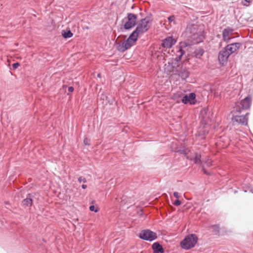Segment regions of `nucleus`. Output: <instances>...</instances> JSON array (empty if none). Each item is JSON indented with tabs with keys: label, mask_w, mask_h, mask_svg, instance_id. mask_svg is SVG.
Instances as JSON below:
<instances>
[{
	"label": "nucleus",
	"mask_w": 253,
	"mask_h": 253,
	"mask_svg": "<svg viewBox=\"0 0 253 253\" xmlns=\"http://www.w3.org/2000/svg\"><path fill=\"white\" fill-rule=\"evenodd\" d=\"M139 237L144 240L152 241L155 240L157 234L149 229L143 230L139 234Z\"/></svg>",
	"instance_id": "5"
},
{
	"label": "nucleus",
	"mask_w": 253,
	"mask_h": 253,
	"mask_svg": "<svg viewBox=\"0 0 253 253\" xmlns=\"http://www.w3.org/2000/svg\"><path fill=\"white\" fill-rule=\"evenodd\" d=\"M151 21L148 18H145L138 22L136 30L133 32L137 35L146 32L150 27Z\"/></svg>",
	"instance_id": "4"
},
{
	"label": "nucleus",
	"mask_w": 253,
	"mask_h": 253,
	"mask_svg": "<svg viewBox=\"0 0 253 253\" xmlns=\"http://www.w3.org/2000/svg\"><path fill=\"white\" fill-rule=\"evenodd\" d=\"M74 87L72 86H70L68 88V91L70 92H72L74 91Z\"/></svg>",
	"instance_id": "26"
},
{
	"label": "nucleus",
	"mask_w": 253,
	"mask_h": 253,
	"mask_svg": "<svg viewBox=\"0 0 253 253\" xmlns=\"http://www.w3.org/2000/svg\"><path fill=\"white\" fill-rule=\"evenodd\" d=\"M196 97V95L194 93H191L188 95H184L182 99H181V101L184 103L187 104V103H189L191 104H195V99Z\"/></svg>",
	"instance_id": "9"
},
{
	"label": "nucleus",
	"mask_w": 253,
	"mask_h": 253,
	"mask_svg": "<svg viewBox=\"0 0 253 253\" xmlns=\"http://www.w3.org/2000/svg\"><path fill=\"white\" fill-rule=\"evenodd\" d=\"M136 19L137 16L135 14L132 13L128 14L124 24L125 28L129 29L133 27L135 25Z\"/></svg>",
	"instance_id": "6"
},
{
	"label": "nucleus",
	"mask_w": 253,
	"mask_h": 253,
	"mask_svg": "<svg viewBox=\"0 0 253 253\" xmlns=\"http://www.w3.org/2000/svg\"><path fill=\"white\" fill-rule=\"evenodd\" d=\"M241 112L240 106H238L236 107L235 109L232 111V121L239 124L246 125L248 122L247 115L249 113H246L245 115H241Z\"/></svg>",
	"instance_id": "1"
},
{
	"label": "nucleus",
	"mask_w": 253,
	"mask_h": 253,
	"mask_svg": "<svg viewBox=\"0 0 253 253\" xmlns=\"http://www.w3.org/2000/svg\"><path fill=\"white\" fill-rule=\"evenodd\" d=\"M203 54V51H200V53H199L198 54H197V56H198L199 54L200 56H202Z\"/></svg>",
	"instance_id": "27"
},
{
	"label": "nucleus",
	"mask_w": 253,
	"mask_h": 253,
	"mask_svg": "<svg viewBox=\"0 0 253 253\" xmlns=\"http://www.w3.org/2000/svg\"><path fill=\"white\" fill-rule=\"evenodd\" d=\"M82 188H83V189H85V188H86V187H87V186H86V185L83 184V185H82Z\"/></svg>",
	"instance_id": "28"
},
{
	"label": "nucleus",
	"mask_w": 253,
	"mask_h": 253,
	"mask_svg": "<svg viewBox=\"0 0 253 253\" xmlns=\"http://www.w3.org/2000/svg\"><path fill=\"white\" fill-rule=\"evenodd\" d=\"M173 195L177 199H178L179 198V193L177 192H174L173 193Z\"/></svg>",
	"instance_id": "24"
},
{
	"label": "nucleus",
	"mask_w": 253,
	"mask_h": 253,
	"mask_svg": "<svg viewBox=\"0 0 253 253\" xmlns=\"http://www.w3.org/2000/svg\"><path fill=\"white\" fill-rule=\"evenodd\" d=\"M229 55V54L225 48L220 51L218 54V60L220 63L224 65L226 63Z\"/></svg>",
	"instance_id": "7"
},
{
	"label": "nucleus",
	"mask_w": 253,
	"mask_h": 253,
	"mask_svg": "<svg viewBox=\"0 0 253 253\" xmlns=\"http://www.w3.org/2000/svg\"><path fill=\"white\" fill-rule=\"evenodd\" d=\"M201 155L198 154H196L195 155V158L194 159V163L195 164H200L201 163Z\"/></svg>",
	"instance_id": "17"
},
{
	"label": "nucleus",
	"mask_w": 253,
	"mask_h": 253,
	"mask_svg": "<svg viewBox=\"0 0 253 253\" xmlns=\"http://www.w3.org/2000/svg\"><path fill=\"white\" fill-rule=\"evenodd\" d=\"M241 45V43L236 42L227 45L224 48L227 51L229 55H230L237 51Z\"/></svg>",
	"instance_id": "8"
},
{
	"label": "nucleus",
	"mask_w": 253,
	"mask_h": 253,
	"mask_svg": "<svg viewBox=\"0 0 253 253\" xmlns=\"http://www.w3.org/2000/svg\"><path fill=\"white\" fill-rule=\"evenodd\" d=\"M251 102L252 97L251 96H248L243 100H241L240 102V105L242 107V109L241 108V111L244 109L250 108L251 105Z\"/></svg>",
	"instance_id": "10"
},
{
	"label": "nucleus",
	"mask_w": 253,
	"mask_h": 253,
	"mask_svg": "<svg viewBox=\"0 0 253 253\" xmlns=\"http://www.w3.org/2000/svg\"><path fill=\"white\" fill-rule=\"evenodd\" d=\"M198 241V237L195 234H191L187 235L181 242L180 245L183 249L189 250L195 246Z\"/></svg>",
	"instance_id": "3"
},
{
	"label": "nucleus",
	"mask_w": 253,
	"mask_h": 253,
	"mask_svg": "<svg viewBox=\"0 0 253 253\" xmlns=\"http://www.w3.org/2000/svg\"><path fill=\"white\" fill-rule=\"evenodd\" d=\"M232 30L229 28H227L224 29L223 31L222 36H223V40L226 42H228L231 39V38L230 37V35L232 33Z\"/></svg>",
	"instance_id": "12"
},
{
	"label": "nucleus",
	"mask_w": 253,
	"mask_h": 253,
	"mask_svg": "<svg viewBox=\"0 0 253 253\" xmlns=\"http://www.w3.org/2000/svg\"><path fill=\"white\" fill-rule=\"evenodd\" d=\"M181 202L180 201H179L178 200H176L173 204L175 205V206H179L181 205Z\"/></svg>",
	"instance_id": "21"
},
{
	"label": "nucleus",
	"mask_w": 253,
	"mask_h": 253,
	"mask_svg": "<svg viewBox=\"0 0 253 253\" xmlns=\"http://www.w3.org/2000/svg\"><path fill=\"white\" fill-rule=\"evenodd\" d=\"M137 35L132 33L127 40L121 44H118L117 49L121 52H124L132 46L137 40Z\"/></svg>",
	"instance_id": "2"
},
{
	"label": "nucleus",
	"mask_w": 253,
	"mask_h": 253,
	"mask_svg": "<svg viewBox=\"0 0 253 253\" xmlns=\"http://www.w3.org/2000/svg\"><path fill=\"white\" fill-rule=\"evenodd\" d=\"M23 204L26 206L31 207L33 204V201L31 198H26L23 201Z\"/></svg>",
	"instance_id": "16"
},
{
	"label": "nucleus",
	"mask_w": 253,
	"mask_h": 253,
	"mask_svg": "<svg viewBox=\"0 0 253 253\" xmlns=\"http://www.w3.org/2000/svg\"><path fill=\"white\" fill-rule=\"evenodd\" d=\"M78 181L80 182H83L84 183L86 182V179L85 178H82V177H80L79 178H78Z\"/></svg>",
	"instance_id": "20"
},
{
	"label": "nucleus",
	"mask_w": 253,
	"mask_h": 253,
	"mask_svg": "<svg viewBox=\"0 0 253 253\" xmlns=\"http://www.w3.org/2000/svg\"><path fill=\"white\" fill-rule=\"evenodd\" d=\"M89 210L90 211H94L97 212L99 211V208L98 207H95L94 206H90L89 207Z\"/></svg>",
	"instance_id": "18"
},
{
	"label": "nucleus",
	"mask_w": 253,
	"mask_h": 253,
	"mask_svg": "<svg viewBox=\"0 0 253 253\" xmlns=\"http://www.w3.org/2000/svg\"><path fill=\"white\" fill-rule=\"evenodd\" d=\"M189 72L186 68H181L179 73V76L182 80H185L188 77Z\"/></svg>",
	"instance_id": "14"
},
{
	"label": "nucleus",
	"mask_w": 253,
	"mask_h": 253,
	"mask_svg": "<svg viewBox=\"0 0 253 253\" xmlns=\"http://www.w3.org/2000/svg\"><path fill=\"white\" fill-rule=\"evenodd\" d=\"M176 42V40L172 37H168L163 42L162 46L166 48H170Z\"/></svg>",
	"instance_id": "11"
},
{
	"label": "nucleus",
	"mask_w": 253,
	"mask_h": 253,
	"mask_svg": "<svg viewBox=\"0 0 253 253\" xmlns=\"http://www.w3.org/2000/svg\"><path fill=\"white\" fill-rule=\"evenodd\" d=\"M152 249L154 250V253H162L164 252L163 249L159 243H155L152 245Z\"/></svg>",
	"instance_id": "13"
},
{
	"label": "nucleus",
	"mask_w": 253,
	"mask_h": 253,
	"mask_svg": "<svg viewBox=\"0 0 253 253\" xmlns=\"http://www.w3.org/2000/svg\"><path fill=\"white\" fill-rule=\"evenodd\" d=\"M90 140L89 138L86 137L84 139V144L85 145L89 146L90 145Z\"/></svg>",
	"instance_id": "19"
},
{
	"label": "nucleus",
	"mask_w": 253,
	"mask_h": 253,
	"mask_svg": "<svg viewBox=\"0 0 253 253\" xmlns=\"http://www.w3.org/2000/svg\"><path fill=\"white\" fill-rule=\"evenodd\" d=\"M244 0L248 3H249L251 1V0Z\"/></svg>",
	"instance_id": "29"
},
{
	"label": "nucleus",
	"mask_w": 253,
	"mask_h": 253,
	"mask_svg": "<svg viewBox=\"0 0 253 253\" xmlns=\"http://www.w3.org/2000/svg\"><path fill=\"white\" fill-rule=\"evenodd\" d=\"M179 51L180 52V54L179 55V58H180V57L184 54V51L181 48L179 49Z\"/></svg>",
	"instance_id": "25"
},
{
	"label": "nucleus",
	"mask_w": 253,
	"mask_h": 253,
	"mask_svg": "<svg viewBox=\"0 0 253 253\" xmlns=\"http://www.w3.org/2000/svg\"><path fill=\"white\" fill-rule=\"evenodd\" d=\"M62 35L64 38L67 39L71 38L73 34L70 30H68L67 31L63 30L62 31Z\"/></svg>",
	"instance_id": "15"
},
{
	"label": "nucleus",
	"mask_w": 253,
	"mask_h": 253,
	"mask_svg": "<svg viewBox=\"0 0 253 253\" xmlns=\"http://www.w3.org/2000/svg\"><path fill=\"white\" fill-rule=\"evenodd\" d=\"M168 20L169 22H173L174 20V17L173 16H170L168 18Z\"/></svg>",
	"instance_id": "22"
},
{
	"label": "nucleus",
	"mask_w": 253,
	"mask_h": 253,
	"mask_svg": "<svg viewBox=\"0 0 253 253\" xmlns=\"http://www.w3.org/2000/svg\"><path fill=\"white\" fill-rule=\"evenodd\" d=\"M20 64L19 63H15L12 65V67L14 69H16L19 66Z\"/></svg>",
	"instance_id": "23"
}]
</instances>
